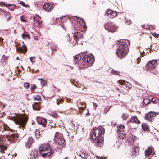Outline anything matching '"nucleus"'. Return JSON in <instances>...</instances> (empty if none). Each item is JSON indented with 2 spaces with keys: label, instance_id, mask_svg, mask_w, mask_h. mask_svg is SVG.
Wrapping results in <instances>:
<instances>
[{
  "label": "nucleus",
  "instance_id": "13",
  "mask_svg": "<svg viewBox=\"0 0 159 159\" xmlns=\"http://www.w3.org/2000/svg\"><path fill=\"white\" fill-rule=\"evenodd\" d=\"M157 60H152L148 61L146 65V67L148 70H151L154 69L157 65Z\"/></svg>",
  "mask_w": 159,
  "mask_h": 159
},
{
  "label": "nucleus",
  "instance_id": "40",
  "mask_svg": "<svg viewBox=\"0 0 159 159\" xmlns=\"http://www.w3.org/2000/svg\"><path fill=\"white\" fill-rule=\"evenodd\" d=\"M129 117V115L126 113H123L121 116V118L124 120H126Z\"/></svg>",
  "mask_w": 159,
  "mask_h": 159
},
{
  "label": "nucleus",
  "instance_id": "41",
  "mask_svg": "<svg viewBox=\"0 0 159 159\" xmlns=\"http://www.w3.org/2000/svg\"><path fill=\"white\" fill-rule=\"evenodd\" d=\"M37 88V86L34 84H32L30 88L31 91L32 93H34V90Z\"/></svg>",
  "mask_w": 159,
  "mask_h": 159
},
{
  "label": "nucleus",
  "instance_id": "46",
  "mask_svg": "<svg viewBox=\"0 0 159 159\" xmlns=\"http://www.w3.org/2000/svg\"><path fill=\"white\" fill-rule=\"evenodd\" d=\"M8 58V57H6L5 55H4L2 57V62H4L6 61H7Z\"/></svg>",
  "mask_w": 159,
  "mask_h": 159
},
{
  "label": "nucleus",
  "instance_id": "18",
  "mask_svg": "<svg viewBox=\"0 0 159 159\" xmlns=\"http://www.w3.org/2000/svg\"><path fill=\"white\" fill-rule=\"evenodd\" d=\"M2 5H3L4 6L8 8L12 11L19 8V7H18L15 4H6L5 3L3 2H2Z\"/></svg>",
  "mask_w": 159,
  "mask_h": 159
},
{
  "label": "nucleus",
  "instance_id": "49",
  "mask_svg": "<svg viewBox=\"0 0 159 159\" xmlns=\"http://www.w3.org/2000/svg\"><path fill=\"white\" fill-rule=\"evenodd\" d=\"M38 24V25L40 27H42L43 26V21L42 20H40L39 21L37 22Z\"/></svg>",
  "mask_w": 159,
  "mask_h": 159
},
{
  "label": "nucleus",
  "instance_id": "21",
  "mask_svg": "<svg viewBox=\"0 0 159 159\" xmlns=\"http://www.w3.org/2000/svg\"><path fill=\"white\" fill-rule=\"evenodd\" d=\"M3 15L4 19L6 22L8 21L11 18L10 13L6 11H3Z\"/></svg>",
  "mask_w": 159,
  "mask_h": 159
},
{
  "label": "nucleus",
  "instance_id": "42",
  "mask_svg": "<svg viewBox=\"0 0 159 159\" xmlns=\"http://www.w3.org/2000/svg\"><path fill=\"white\" fill-rule=\"evenodd\" d=\"M18 3L20 4L23 6L26 7H29V5H26L25 3L22 1H19Z\"/></svg>",
  "mask_w": 159,
  "mask_h": 159
},
{
  "label": "nucleus",
  "instance_id": "37",
  "mask_svg": "<svg viewBox=\"0 0 159 159\" xmlns=\"http://www.w3.org/2000/svg\"><path fill=\"white\" fill-rule=\"evenodd\" d=\"M36 138L39 139L40 137V131L39 129H36L34 132Z\"/></svg>",
  "mask_w": 159,
  "mask_h": 159
},
{
  "label": "nucleus",
  "instance_id": "57",
  "mask_svg": "<svg viewBox=\"0 0 159 159\" xmlns=\"http://www.w3.org/2000/svg\"><path fill=\"white\" fill-rule=\"evenodd\" d=\"M133 152V153L132 154L133 155H134V156H136L137 155H138L137 153L135 152V150H134Z\"/></svg>",
  "mask_w": 159,
  "mask_h": 159
},
{
  "label": "nucleus",
  "instance_id": "64",
  "mask_svg": "<svg viewBox=\"0 0 159 159\" xmlns=\"http://www.w3.org/2000/svg\"><path fill=\"white\" fill-rule=\"evenodd\" d=\"M87 53V51H85V52H82L81 53V54L83 55V54H84H84H86Z\"/></svg>",
  "mask_w": 159,
  "mask_h": 159
},
{
  "label": "nucleus",
  "instance_id": "15",
  "mask_svg": "<svg viewBox=\"0 0 159 159\" xmlns=\"http://www.w3.org/2000/svg\"><path fill=\"white\" fill-rule=\"evenodd\" d=\"M1 138L2 136H0V152L2 153H4V151L7 149V147L4 144L5 143H6L7 142L5 143V142H4L5 140H1Z\"/></svg>",
  "mask_w": 159,
  "mask_h": 159
},
{
  "label": "nucleus",
  "instance_id": "1",
  "mask_svg": "<svg viewBox=\"0 0 159 159\" xmlns=\"http://www.w3.org/2000/svg\"><path fill=\"white\" fill-rule=\"evenodd\" d=\"M127 43H129L128 40H122L119 43V48L116 51V55L121 59L125 57L128 52L127 48Z\"/></svg>",
  "mask_w": 159,
  "mask_h": 159
},
{
  "label": "nucleus",
  "instance_id": "38",
  "mask_svg": "<svg viewBox=\"0 0 159 159\" xmlns=\"http://www.w3.org/2000/svg\"><path fill=\"white\" fill-rule=\"evenodd\" d=\"M143 104L145 105H147L150 103V99L148 98H145L143 101Z\"/></svg>",
  "mask_w": 159,
  "mask_h": 159
},
{
  "label": "nucleus",
  "instance_id": "17",
  "mask_svg": "<svg viewBox=\"0 0 159 159\" xmlns=\"http://www.w3.org/2000/svg\"><path fill=\"white\" fill-rule=\"evenodd\" d=\"M106 14L109 17L113 18L117 16V13L115 11L108 9L106 11Z\"/></svg>",
  "mask_w": 159,
  "mask_h": 159
},
{
  "label": "nucleus",
  "instance_id": "39",
  "mask_svg": "<svg viewBox=\"0 0 159 159\" xmlns=\"http://www.w3.org/2000/svg\"><path fill=\"white\" fill-rule=\"evenodd\" d=\"M3 129H4V130L5 131H12V129H10L7 125L5 124H4Z\"/></svg>",
  "mask_w": 159,
  "mask_h": 159
},
{
  "label": "nucleus",
  "instance_id": "19",
  "mask_svg": "<svg viewBox=\"0 0 159 159\" xmlns=\"http://www.w3.org/2000/svg\"><path fill=\"white\" fill-rule=\"evenodd\" d=\"M67 102L66 103V104L64 107V109L66 111H68L70 110L71 109H73V103L71 101L69 102L66 99Z\"/></svg>",
  "mask_w": 159,
  "mask_h": 159
},
{
  "label": "nucleus",
  "instance_id": "63",
  "mask_svg": "<svg viewBox=\"0 0 159 159\" xmlns=\"http://www.w3.org/2000/svg\"><path fill=\"white\" fill-rule=\"evenodd\" d=\"M93 106L95 108H96L97 106V104L96 103H93Z\"/></svg>",
  "mask_w": 159,
  "mask_h": 159
},
{
  "label": "nucleus",
  "instance_id": "12",
  "mask_svg": "<svg viewBox=\"0 0 159 159\" xmlns=\"http://www.w3.org/2000/svg\"><path fill=\"white\" fill-rule=\"evenodd\" d=\"M141 122L136 116H132L126 122V124L129 125L130 123L139 125Z\"/></svg>",
  "mask_w": 159,
  "mask_h": 159
},
{
  "label": "nucleus",
  "instance_id": "43",
  "mask_svg": "<svg viewBox=\"0 0 159 159\" xmlns=\"http://www.w3.org/2000/svg\"><path fill=\"white\" fill-rule=\"evenodd\" d=\"M124 85L126 87H128V88L129 90V89L131 88L130 84L129 82H127L125 81V82L124 83Z\"/></svg>",
  "mask_w": 159,
  "mask_h": 159
},
{
  "label": "nucleus",
  "instance_id": "51",
  "mask_svg": "<svg viewBox=\"0 0 159 159\" xmlns=\"http://www.w3.org/2000/svg\"><path fill=\"white\" fill-rule=\"evenodd\" d=\"M125 81L124 80H119L118 81V83L120 85H123L124 84Z\"/></svg>",
  "mask_w": 159,
  "mask_h": 159
},
{
  "label": "nucleus",
  "instance_id": "61",
  "mask_svg": "<svg viewBox=\"0 0 159 159\" xmlns=\"http://www.w3.org/2000/svg\"><path fill=\"white\" fill-rule=\"evenodd\" d=\"M34 39L36 40H38V37L37 36H35L34 37Z\"/></svg>",
  "mask_w": 159,
  "mask_h": 159
},
{
  "label": "nucleus",
  "instance_id": "60",
  "mask_svg": "<svg viewBox=\"0 0 159 159\" xmlns=\"http://www.w3.org/2000/svg\"><path fill=\"white\" fill-rule=\"evenodd\" d=\"M115 89L116 90H117L120 92V88L119 89L118 87H115Z\"/></svg>",
  "mask_w": 159,
  "mask_h": 159
},
{
  "label": "nucleus",
  "instance_id": "25",
  "mask_svg": "<svg viewBox=\"0 0 159 159\" xmlns=\"http://www.w3.org/2000/svg\"><path fill=\"white\" fill-rule=\"evenodd\" d=\"M41 102H35L32 105L33 108L34 110L39 111L41 109L40 103Z\"/></svg>",
  "mask_w": 159,
  "mask_h": 159
},
{
  "label": "nucleus",
  "instance_id": "27",
  "mask_svg": "<svg viewBox=\"0 0 159 159\" xmlns=\"http://www.w3.org/2000/svg\"><path fill=\"white\" fill-rule=\"evenodd\" d=\"M150 103L152 102L153 104H156L157 107H159V99L157 98L153 97L150 99Z\"/></svg>",
  "mask_w": 159,
  "mask_h": 159
},
{
  "label": "nucleus",
  "instance_id": "44",
  "mask_svg": "<svg viewBox=\"0 0 159 159\" xmlns=\"http://www.w3.org/2000/svg\"><path fill=\"white\" fill-rule=\"evenodd\" d=\"M39 80L41 81V83L42 85H44L46 84L47 83V81L43 79H39Z\"/></svg>",
  "mask_w": 159,
  "mask_h": 159
},
{
  "label": "nucleus",
  "instance_id": "5",
  "mask_svg": "<svg viewBox=\"0 0 159 159\" xmlns=\"http://www.w3.org/2000/svg\"><path fill=\"white\" fill-rule=\"evenodd\" d=\"M94 61V58L93 56L85 55L82 58L81 64L83 66L86 67H89L93 65Z\"/></svg>",
  "mask_w": 159,
  "mask_h": 159
},
{
  "label": "nucleus",
  "instance_id": "24",
  "mask_svg": "<svg viewBox=\"0 0 159 159\" xmlns=\"http://www.w3.org/2000/svg\"><path fill=\"white\" fill-rule=\"evenodd\" d=\"M96 142L97 146L100 148L103 145V143L104 141V138L103 137H100L98 138Z\"/></svg>",
  "mask_w": 159,
  "mask_h": 159
},
{
  "label": "nucleus",
  "instance_id": "4",
  "mask_svg": "<svg viewBox=\"0 0 159 159\" xmlns=\"http://www.w3.org/2000/svg\"><path fill=\"white\" fill-rule=\"evenodd\" d=\"M1 139L2 140H5V141L7 140L10 142L15 143L19 142L21 139L19 138L18 134L15 133H12L9 135H6L3 136H2Z\"/></svg>",
  "mask_w": 159,
  "mask_h": 159
},
{
  "label": "nucleus",
  "instance_id": "30",
  "mask_svg": "<svg viewBox=\"0 0 159 159\" xmlns=\"http://www.w3.org/2000/svg\"><path fill=\"white\" fill-rule=\"evenodd\" d=\"M47 123V120L45 118L42 119L40 121L38 122L39 124L42 125L44 127H46Z\"/></svg>",
  "mask_w": 159,
  "mask_h": 159
},
{
  "label": "nucleus",
  "instance_id": "28",
  "mask_svg": "<svg viewBox=\"0 0 159 159\" xmlns=\"http://www.w3.org/2000/svg\"><path fill=\"white\" fill-rule=\"evenodd\" d=\"M22 38L24 39H25L26 38L28 39H30V34L27 31H24L23 33L21 35Z\"/></svg>",
  "mask_w": 159,
  "mask_h": 159
},
{
  "label": "nucleus",
  "instance_id": "32",
  "mask_svg": "<svg viewBox=\"0 0 159 159\" xmlns=\"http://www.w3.org/2000/svg\"><path fill=\"white\" fill-rule=\"evenodd\" d=\"M81 106L79 107V110L80 113L83 112V111L86 108V105L84 103H80Z\"/></svg>",
  "mask_w": 159,
  "mask_h": 159
},
{
  "label": "nucleus",
  "instance_id": "26",
  "mask_svg": "<svg viewBox=\"0 0 159 159\" xmlns=\"http://www.w3.org/2000/svg\"><path fill=\"white\" fill-rule=\"evenodd\" d=\"M70 81L72 84L76 87L80 88L81 85L78 81H76L75 79H70Z\"/></svg>",
  "mask_w": 159,
  "mask_h": 159
},
{
  "label": "nucleus",
  "instance_id": "53",
  "mask_svg": "<svg viewBox=\"0 0 159 159\" xmlns=\"http://www.w3.org/2000/svg\"><path fill=\"white\" fill-rule=\"evenodd\" d=\"M152 35L154 37L156 38H159V34H158L156 33H154Z\"/></svg>",
  "mask_w": 159,
  "mask_h": 159
},
{
  "label": "nucleus",
  "instance_id": "2",
  "mask_svg": "<svg viewBox=\"0 0 159 159\" xmlns=\"http://www.w3.org/2000/svg\"><path fill=\"white\" fill-rule=\"evenodd\" d=\"M39 150L41 155L43 158L52 157L54 153L50 145L47 143L41 144L39 147Z\"/></svg>",
  "mask_w": 159,
  "mask_h": 159
},
{
  "label": "nucleus",
  "instance_id": "7",
  "mask_svg": "<svg viewBox=\"0 0 159 159\" xmlns=\"http://www.w3.org/2000/svg\"><path fill=\"white\" fill-rule=\"evenodd\" d=\"M22 45L21 46L19 44L16 45V50L18 53H20L24 54H25L27 51V48L26 45L24 44V42H22Z\"/></svg>",
  "mask_w": 159,
  "mask_h": 159
},
{
  "label": "nucleus",
  "instance_id": "29",
  "mask_svg": "<svg viewBox=\"0 0 159 159\" xmlns=\"http://www.w3.org/2000/svg\"><path fill=\"white\" fill-rule=\"evenodd\" d=\"M81 58V55L78 54L76 55L74 57V61L75 64H77L80 61Z\"/></svg>",
  "mask_w": 159,
  "mask_h": 159
},
{
  "label": "nucleus",
  "instance_id": "35",
  "mask_svg": "<svg viewBox=\"0 0 159 159\" xmlns=\"http://www.w3.org/2000/svg\"><path fill=\"white\" fill-rule=\"evenodd\" d=\"M129 90L128 89H126L125 88H122V89L120 88V93L124 95L127 93Z\"/></svg>",
  "mask_w": 159,
  "mask_h": 159
},
{
  "label": "nucleus",
  "instance_id": "33",
  "mask_svg": "<svg viewBox=\"0 0 159 159\" xmlns=\"http://www.w3.org/2000/svg\"><path fill=\"white\" fill-rule=\"evenodd\" d=\"M51 48L52 50V52L51 53L52 55V53L55 52L57 51V47L55 46L53 43H51L50 45Z\"/></svg>",
  "mask_w": 159,
  "mask_h": 159
},
{
  "label": "nucleus",
  "instance_id": "50",
  "mask_svg": "<svg viewBox=\"0 0 159 159\" xmlns=\"http://www.w3.org/2000/svg\"><path fill=\"white\" fill-rule=\"evenodd\" d=\"M24 86L25 88L28 89L30 87V84L28 83L25 82L24 84Z\"/></svg>",
  "mask_w": 159,
  "mask_h": 159
},
{
  "label": "nucleus",
  "instance_id": "23",
  "mask_svg": "<svg viewBox=\"0 0 159 159\" xmlns=\"http://www.w3.org/2000/svg\"><path fill=\"white\" fill-rule=\"evenodd\" d=\"M73 37L74 39L76 41V43L80 39L83 38L82 35L81 33L76 32L74 33Z\"/></svg>",
  "mask_w": 159,
  "mask_h": 159
},
{
  "label": "nucleus",
  "instance_id": "52",
  "mask_svg": "<svg viewBox=\"0 0 159 159\" xmlns=\"http://www.w3.org/2000/svg\"><path fill=\"white\" fill-rule=\"evenodd\" d=\"M63 100L62 99H60V100H58L57 99V104L58 105H59L60 103H62V102L63 101Z\"/></svg>",
  "mask_w": 159,
  "mask_h": 159
},
{
  "label": "nucleus",
  "instance_id": "8",
  "mask_svg": "<svg viewBox=\"0 0 159 159\" xmlns=\"http://www.w3.org/2000/svg\"><path fill=\"white\" fill-rule=\"evenodd\" d=\"M22 140L25 144V146L27 148H30L32 144L34 142L32 137H28L26 136H24L22 138Z\"/></svg>",
  "mask_w": 159,
  "mask_h": 159
},
{
  "label": "nucleus",
  "instance_id": "6",
  "mask_svg": "<svg viewBox=\"0 0 159 159\" xmlns=\"http://www.w3.org/2000/svg\"><path fill=\"white\" fill-rule=\"evenodd\" d=\"M105 133L104 129L102 127H100L94 129L92 133L91 137L93 140H95L98 138L103 137Z\"/></svg>",
  "mask_w": 159,
  "mask_h": 159
},
{
  "label": "nucleus",
  "instance_id": "47",
  "mask_svg": "<svg viewBox=\"0 0 159 159\" xmlns=\"http://www.w3.org/2000/svg\"><path fill=\"white\" fill-rule=\"evenodd\" d=\"M10 99L11 100H14L16 98V95L11 94L10 96L9 97Z\"/></svg>",
  "mask_w": 159,
  "mask_h": 159
},
{
  "label": "nucleus",
  "instance_id": "59",
  "mask_svg": "<svg viewBox=\"0 0 159 159\" xmlns=\"http://www.w3.org/2000/svg\"><path fill=\"white\" fill-rule=\"evenodd\" d=\"M48 127L47 128V129H51V128L52 127H53V126H52L51 125H48Z\"/></svg>",
  "mask_w": 159,
  "mask_h": 159
},
{
  "label": "nucleus",
  "instance_id": "11",
  "mask_svg": "<svg viewBox=\"0 0 159 159\" xmlns=\"http://www.w3.org/2000/svg\"><path fill=\"white\" fill-rule=\"evenodd\" d=\"M156 116V114L155 112L151 111L145 114L144 118L147 121L152 122Z\"/></svg>",
  "mask_w": 159,
  "mask_h": 159
},
{
  "label": "nucleus",
  "instance_id": "9",
  "mask_svg": "<svg viewBox=\"0 0 159 159\" xmlns=\"http://www.w3.org/2000/svg\"><path fill=\"white\" fill-rule=\"evenodd\" d=\"M125 126L121 124L118 125L117 126V132L119 134V137L122 139L126 138L125 133L124 131Z\"/></svg>",
  "mask_w": 159,
  "mask_h": 159
},
{
  "label": "nucleus",
  "instance_id": "56",
  "mask_svg": "<svg viewBox=\"0 0 159 159\" xmlns=\"http://www.w3.org/2000/svg\"><path fill=\"white\" fill-rule=\"evenodd\" d=\"M4 39L0 37V43L2 44L3 43V40Z\"/></svg>",
  "mask_w": 159,
  "mask_h": 159
},
{
  "label": "nucleus",
  "instance_id": "45",
  "mask_svg": "<svg viewBox=\"0 0 159 159\" xmlns=\"http://www.w3.org/2000/svg\"><path fill=\"white\" fill-rule=\"evenodd\" d=\"M34 100L40 101L41 100V97L39 95H35L34 97Z\"/></svg>",
  "mask_w": 159,
  "mask_h": 159
},
{
  "label": "nucleus",
  "instance_id": "31",
  "mask_svg": "<svg viewBox=\"0 0 159 159\" xmlns=\"http://www.w3.org/2000/svg\"><path fill=\"white\" fill-rule=\"evenodd\" d=\"M141 126L144 131H148L149 130V126L146 123H142Z\"/></svg>",
  "mask_w": 159,
  "mask_h": 159
},
{
  "label": "nucleus",
  "instance_id": "62",
  "mask_svg": "<svg viewBox=\"0 0 159 159\" xmlns=\"http://www.w3.org/2000/svg\"><path fill=\"white\" fill-rule=\"evenodd\" d=\"M90 114L89 113V111H88L87 113L86 114V115L87 116H89Z\"/></svg>",
  "mask_w": 159,
  "mask_h": 159
},
{
  "label": "nucleus",
  "instance_id": "48",
  "mask_svg": "<svg viewBox=\"0 0 159 159\" xmlns=\"http://www.w3.org/2000/svg\"><path fill=\"white\" fill-rule=\"evenodd\" d=\"M20 20L23 22H25L27 21L25 19V16L24 15L21 16L20 17Z\"/></svg>",
  "mask_w": 159,
  "mask_h": 159
},
{
  "label": "nucleus",
  "instance_id": "34",
  "mask_svg": "<svg viewBox=\"0 0 159 159\" xmlns=\"http://www.w3.org/2000/svg\"><path fill=\"white\" fill-rule=\"evenodd\" d=\"M65 140L63 138L58 139L57 140V143L63 146L65 143Z\"/></svg>",
  "mask_w": 159,
  "mask_h": 159
},
{
  "label": "nucleus",
  "instance_id": "3",
  "mask_svg": "<svg viewBox=\"0 0 159 159\" xmlns=\"http://www.w3.org/2000/svg\"><path fill=\"white\" fill-rule=\"evenodd\" d=\"M16 124H18L23 129L25 128L28 119V116L25 114H16L14 117Z\"/></svg>",
  "mask_w": 159,
  "mask_h": 159
},
{
  "label": "nucleus",
  "instance_id": "22",
  "mask_svg": "<svg viewBox=\"0 0 159 159\" xmlns=\"http://www.w3.org/2000/svg\"><path fill=\"white\" fill-rule=\"evenodd\" d=\"M43 7L44 9L47 12L51 11L53 8L52 5L48 3L44 4Z\"/></svg>",
  "mask_w": 159,
  "mask_h": 159
},
{
  "label": "nucleus",
  "instance_id": "55",
  "mask_svg": "<svg viewBox=\"0 0 159 159\" xmlns=\"http://www.w3.org/2000/svg\"><path fill=\"white\" fill-rule=\"evenodd\" d=\"M112 72L113 73V74L115 75H119V72L117 71H112Z\"/></svg>",
  "mask_w": 159,
  "mask_h": 159
},
{
  "label": "nucleus",
  "instance_id": "16",
  "mask_svg": "<svg viewBox=\"0 0 159 159\" xmlns=\"http://www.w3.org/2000/svg\"><path fill=\"white\" fill-rule=\"evenodd\" d=\"M154 151L153 148L152 146H149L147 149L145 151V156L146 157H150L151 155L153 154Z\"/></svg>",
  "mask_w": 159,
  "mask_h": 159
},
{
  "label": "nucleus",
  "instance_id": "14",
  "mask_svg": "<svg viewBox=\"0 0 159 159\" xmlns=\"http://www.w3.org/2000/svg\"><path fill=\"white\" fill-rule=\"evenodd\" d=\"M77 20L79 23H78L77 25H75L74 26L75 28H76L77 30H78L80 28V26L84 28H85L86 27V26L85 23L83 19L79 18H77Z\"/></svg>",
  "mask_w": 159,
  "mask_h": 159
},
{
  "label": "nucleus",
  "instance_id": "20",
  "mask_svg": "<svg viewBox=\"0 0 159 159\" xmlns=\"http://www.w3.org/2000/svg\"><path fill=\"white\" fill-rule=\"evenodd\" d=\"M38 155V151L34 149L32 151L30 156V159H36Z\"/></svg>",
  "mask_w": 159,
  "mask_h": 159
},
{
  "label": "nucleus",
  "instance_id": "58",
  "mask_svg": "<svg viewBox=\"0 0 159 159\" xmlns=\"http://www.w3.org/2000/svg\"><path fill=\"white\" fill-rule=\"evenodd\" d=\"M141 59L139 58H138L137 59V62L138 64H139L140 61Z\"/></svg>",
  "mask_w": 159,
  "mask_h": 159
},
{
  "label": "nucleus",
  "instance_id": "54",
  "mask_svg": "<svg viewBox=\"0 0 159 159\" xmlns=\"http://www.w3.org/2000/svg\"><path fill=\"white\" fill-rule=\"evenodd\" d=\"M35 58L33 57H31L30 58V61L32 63L34 62H35Z\"/></svg>",
  "mask_w": 159,
  "mask_h": 159
},
{
  "label": "nucleus",
  "instance_id": "36",
  "mask_svg": "<svg viewBox=\"0 0 159 159\" xmlns=\"http://www.w3.org/2000/svg\"><path fill=\"white\" fill-rule=\"evenodd\" d=\"M33 20L37 23L40 20L41 17L38 15H36V16H34L33 18Z\"/></svg>",
  "mask_w": 159,
  "mask_h": 159
},
{
  "label": "nucleus",
  "instance_id": "10",
  "mask_svg": "<svg viewBox=\"0 0 159 159\" xmlns=\"http://www.w3.org/2000/svg\"><path fill=\"white\" fill-rule=\"evenodd\" d=\"M106 29L108 31L113 33L116 30V28L115 24L111 22H108L104 25Z\"/></svg>",
  "mask_w": 159,
  "mask_h": 159
}]
</instances>
